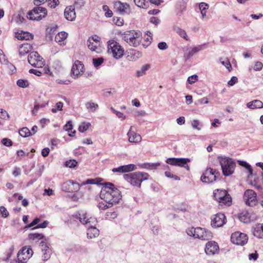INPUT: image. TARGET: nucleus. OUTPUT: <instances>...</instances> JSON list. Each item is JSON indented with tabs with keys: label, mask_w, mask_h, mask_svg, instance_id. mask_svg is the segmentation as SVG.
I'll list each match as a JSON object with an SVG mask.
<instances>
[{
	"label": "nucleus",
	"mask_w": 263,
	"mask_h": 263,
	"mask_svg": "<svg viewBox=\"0 0 263 263\" xmlns=\"http://www.w3.org/2000/svg\"><path fill=\"white\" fill-rule=\"evenodd\" d=\"M100 197L104 200L105 204L99 202L98 206L100 209L105 210L118 203L122 196L121 192L115 187L113 183L106 182L102 187Z\"/></svg>",
	"instance_id": "f257e3e1"
},
{
	"label": "nucleus",
	"mask_w": 263,
	"mask_h": 263,
	"mask_svg": "<svg viewBox=\"0 0 263 263\" xmlns=\"http://www.w3.org/2000/svg\"><path fill=\"white\" fill-rule=\"evenodd\" d=\"M148 174L145 173L136 172L132 173L124 174V179L133 186L140 187L141 182L148 178Z\"/></svg>",
	"instance_id": "f03ea898"
},
{
	"label": "nucleus",
	"mask_w": 263,
	"mask_h": 263,
	"mask_svg": "<svg viewBox=\"0 0 263 263\" xmlns=\"http://www.w3.org/2000/svg\"><path fill=\"white\" fill-rule=\"evenodd\" d=\"M122 38L130 46L136 47L140 44L142 33L134 30H128L122 34Z\"/></svg>",
	"instance_id": "7ed1b4c3"
},
{
	"label": "nucleus",
	"mask_w": 263,
	"mask_h": 263,
	"mask_svg": "<svg viewBox=\"0 0 263 263\" xmlns=\"http://www.w3.org/2000/svg\"><path fill=\"white\" fill-rule=\"evenodd\" d=\"M186 232L190 236L203 240H208L212 238V234L210 231L200 227L188 228Z\"/></svg>",
	"instance_id": "20e7f679"
},
{
	"label": "nucleus",
	"mask_w": 263,
	"mask_h": 263,
	"mask_svg": "<svg viewBox=\"0 0 263 263\" xmlns=\"http://www.w3.org/2000/svg\"><path fill=\"white\" fill-rule=\"evenodd\" d=\"M218 159L224 176H229L233 174L236 163L232 158L227 157H218Z\"/></svg>",
	"instance_id": "39448f33"
},
{
	"label": "nucleus",
	"mask_w": 263,
	"mask_h": 263,
	"mask_svg": "<svg viewBox=\"0 0 263 263\" xmlns=\"http://www.w3.org/2000/svg\"><path fill=\"white\" fill-rule=\"evenodd\" d=\"M220 175V172L218 170L209 167L202 173L200 180L205 183H212L219 178Z\"/></svg>",
	"instance_id": "423d86ee"
},
{
	"label": "nucleus",
	"mask_w": 263,
	"mask_h": 263,
	"mask_svg": "<svg viewBox=\"0 0 263 263\" xmlns=\"http://www.w3.org/2000/svg\"><path fill=\"white\" fill-rule=\"evenodd\" d=\"M108 52L111 54L116 59L121 58L124 53L123 48L117 42L109 41L108 42Z\"/></svg>",
	"instance_id": "0eeeda50"
},
{
	"label": "nucleus",
	"mask_w": 263,
	"mask_h": 263,
	"mask_svg": "<svg viewBox=\"0 0 263 263\" xmlns=\"http://www.w3.org/2000/svg\"><path fill=\"white\" fill-rule=\"evenodd\" d=\"M34 7L28 12V19L32 21H40L47 15V9L42 7Z\"/></svg>",
	"instance_id": "6e6552de"
},
{
	"label": "nucleus",
	"mask_w": 263,
	"mask_h": 263,
	"mask_svg": "<svg viewBox=\"0 0 263 263\" xmlns=\"http://www.w3.org/2000/svg\"><path fill=\"white\" fill-rule=\"evenodd\" d=\"M214 198L219 203L224 204L230 205L232 198L230 195L225 190L217 189L214 193Z\"/></svg>",
	"instance_id": "1a4fd4ad"
},
{
	"label": "nucleus",
	"mask_w": 263,
	"mask_h": 263,
	"mask_svg": "<svg viewBox=\"0 0 263 263\" xmlns=\"http://www.w3.org/2000/svg\"><path fill=\"white\" fill-rule=\"evenodd\" d=\"M72 216L76 219H78L82 224H88V226L96 225L97 222L96 218L91 217L88 218L87 213L82 211L77 212Z\"/></svg>",
	"instance_id": "9d476101"
},
{
	"label": "nucleus",
	"mask_w": 263,
	"mask_h": 263,
	"mask_svg": "<svg viewBox=\"0 0 263 263\" xmlns=\"http://www.w3.org/2000/svg\"><path fill=\"white\" fill-rule=\"evenodd\" d=\"M33 251L29 248H23L17 253V260H13L11 263H26L32 256Z\"/></svg>",
	"instance_id": "9b49d317"
},
{
	"label": "nucleus",
	"mask_w": 263,
	"mask_h": 263,
	"mask_svg": "<svg viewBox=\"0 0 263 263\" xmlns=\"http://www.w3.org/2000/svg\"><path fill=\"white\" fill-rule=\"evenodd\" d=\"M190 161V159L187 158H169L166 160V163L170 165L184 167L187 171L190 170L187 163Z\"/></svg>",
	"instance_id": "f8f14e48"
},
{
	"label": "nucleus",
	"mask_w": 263,
	"mask_h": 263,
	"mask_svg": "<svg viewBox=\"0 0 263 263\" xmlns=\"http://www.w3.org/2000/svg\"><path fill=\"white\" fill-rule=\"evenodd\" d=\"M28 62L32 66L40 68L44 65L43 59L39 55L37 52H31L28 56Z\"/></svg>",
	"instance_id": "ddd939ff"
},
{
	"label": "nucleus",
	"mask_w": 263,
	"mask_h": 263,
	"mask_svg": "<svg viewBox=\"0 0 263 263\" xmlns=\"http://www.w3.org/2000/svg\"><path fill=\"white\" fill-rule=\"evenodd\" d=\"M248 237L246 234L238 231L232 233L231 237L232 243L242 246L248 242Z\"/></svg>",
	"instance_id": "4468645a"
},
{
	"label": "nucleus",
	"mask_w": 263,
	"mask_h": 263,
	"mask_svg": "<svg viewBox=\"0 0 263 263\" xmlns=\"http://www.w3.org/2000/svg\"><path fill=\"white\" fill-rule=\"evenodd\" d=\"M244 200L246 204L250 206H253L257 203L256 194L252 190H247L244 193Z\"/></svg>",
	"instance_id": "2eb2a0df"
},
{
	"label": "nucleus",
	"mask_w": 263,
	"mask_h": 263,
	"mask_svg": "<svg viewBox=\"0 0 263 263\" xmlns=\"http://www.w3.org/2000/svg\"><path fill=\"white\" fill-rule=\"evenodd\" d=\"M80 189V184L72 180H69L62 185V190L66 192H74L78 191Z\"/></svg>",
	"instance_id": "dca6fc26"
},
{
	"label": "nucleus",
	"mask_w": 263,
	"mask_h": 263,
	"mask_svg": "<svg viewBox=\"0 0 263 263\" xmlns=\"http://www.w3.org/2000/svg\"><path fill=\"white\" fill-rule=\"evenodd\" d=\"M226 222V217L223 213H219L211 218V226L212 227L218 228L223 226Z\"/></svg>",
	"instance_id": "f3484780"
},
{
	"label": "nucleus",
	"mask_w": 263,
	"mask_h": 263,
	"mask_svg": "<svg viewBox=\"0 0 263 263\" xmlns=\"http://www.w3.org/2000/svg\"><path fill=\"white\" fill-rule=\"evenodd\" d=\"M207 48V43H204L196 46L191 47L187 49V52L184 53V58L186 60H189L194 54H196L201 50H204Z\"/></svg>",
	"instance_id": "a211bd4d"
},
{
	"label": "nucleus",
	"mask_w": 263,
	"mask_h": 263,
	"mask_svg": "<svg viewBox=\"0 0 263 263\" xmlns=\"http://www.w3.org/2000/svg\"><path fill=\"white\" fill-rule=\"evenodd\" d=\"M84 65L79 60H76L71 68V72L72 78H78L81 72H83Z\"/></svg>",
	"instance_id": "6ab92c4d"
},
{
	"label": "nucleus",
	"mask_w": 263,
	"mask_h": 263,
	"mask_svg": "<svg viewBox=\"0 0 263 263\" xmlns=\"http://www.w3.org/2000/svg\"><path fill=\"white\" fill-rule=\"evenodd\" d=\"M219 251V246L215 241H211L206 243L205 252L208 255H214Z\"/></svg>",
	"instance_id": "aec40b11"
},
{
	"label": "nucleus",
	"mask_w": 263,
	"mask_h": 263,
	"mask_svg": "<svg viewBox=\"0 0 263 263\" xmlns=\"http://www.w3.org/2000/svg\"><path fill=\"white\" fill-rule=\"evenodd\" d=\"M137 168L135 165L133 164H129L125 165H122L118 167L114 168L112 169V172L114 173H124L133 171Z\"/></svg>",
	"instance_id": "412c9836"
},
{
	"label": "nucleus",
	"mask_w": 263,
	"mask_h": 263,
	"mask_svg": "<svg viewBox=\"0 0 263 263\" xmlns=\"http://www.w3.org/2000/svg\"><path fill=\"white\" fill-rule=\"evenodd\" d=\"M65 18L70 21H73L76 18V12L73 6L67 7L64 11Z\"/></svg>",
	"instance_id": "4be33fe9"
},
{
	"label": "nucleus",
	"mask_w": 263,
	"mask_h": 263,
	"mask_svg": "<svg viewBox=\"0 0 263 263\" xmlns=\"http://www.w3.org/2000/svg\"><path fill=\"white\" fill-rule=\"evenodd\" d=\"M134 127L131 126L127 135L128 137V141L131 143H138L141 141L142 138L139 134L135 133L132 130Z\"/></svg>",
	"instance_id": "5701e85b"
},
{
	"label": "nucleus",
	"mask_w": 263,
	"mask_h": 263,
	"mask_svg": "<svg viewBox=\"0 0 263 263\" xmlns=\"http://www.w3.org/2000/svg\"><path fill=\"white\" fill-rule=\"evenodd\" d=\"M129 6L126 3H122L120 1L115 3V8L121 13H127V10L129 9Z\"/></svg>",
	"instance_id": "b1692460"
},
{
	"label": "nucleus",
	"mask_w": 263,
	"mask_h": 263,
	"mask_svg": "<svg viewBox=\"0 0 263 263\" xmlns=\"http://www.w3.org/2000/svg\"><path fill=\"white\" fill-rule=\"evenodd\" d=\"M99 234V231L93 226H88L87 230V236L88 238H92L97 237Z\"/></svg>",
	"instance_id": "393cba45"
},
{
	"label": "nucleus",
	"mask_w": 263,
	"mask_h": 263,
	"mask_svg": "<svg viewBox=\"0 0 263 263\" xmlns=\"http://www.w3.org/2000/svg\"><path fill=\"white\" fill-rule=\"evenodd\" d=\"M247 107L251 109L263 108V103L259 100H254L247 104Z\"/></svg>",
	"instance_id": "a878e982"
},
{
	"label": "nucleus",
	"mask_w": 263,
	"mask_h": 263,
	"mask_svg": "<svg viewBox=\"0 0 263 263\" xmlns=\"http://www.w3.org/2000/svg\"><path fill=\"white\" fill-rule=\"evenodd\" d=\"M32 49V46L28 43L23 44L20 46L19 54L20 55H25Z\"/></svg>",
	"instance_id": "bb28decb"
},
{
	"label": "nucleus",
	"mask_w": 263,
	"mask_h": 263,
	"mask_svg": "<svg viewBox=\"0 0 263 263\" xmlns=\"http://www.w3.org/2000/svg\"><path fill=\"white\" fill-rule=\"evenodd\" d=\"M16 37L19 40H29L33 39V35L28 32L21 31L16 34Z\"/></svg>",
	"instance_id": "cd10ccee"
},
{
	"label": "nucleus",
	"mask_w": 263,
	"mask_h": 263,
	"mask_svg": "<svg viewBox=\"0 0 263 263\" xmlns=\"http://www.w3.org/2000/svg\"><path fill=\"white\" fill-rule=\"evenodd\" d=\"M254 236L258 238H263V224H259L254 228L253 231Z\"/></svg>",
	"instance_id": "c85d7f7f"
},
{
	"label": "nucleus",
	"mask_w": 263,
	"mask_h": 263,
	"mask_svg": "<svg viewBox=\"0 0 263 263\" xmlns=\"http://www.w3.org/2000/svg\"><path fill=\"white\" fill-rule=\"evenodd\" d=\"M150 68V65L148 64L143 65L140 70L136 71V76L140 77L145 74V72Z\"/></svg>",
	"instance_id": "c756f323"
},
{
	"label": "nucleus",
	"mask_w": 263,
	"mask_h": 263,
	"mask_svg": "<svg viewBox=\"0 0 263 263\" xmlns=\"http://www.w3.org/2000/svg\"><path fill=\"white\" fill-rule=\"evenodd\" d=\"M239 164L241 166L245 167L248 170V173H249V175L248 176V177H249L250 176H252L253 175V170H252V168L251 166L249 163H248L246 161H239Z\"/></svg>",
	"instance_id": "7c9ffc66"
},
{
	"label": "nucleus",
	"mask_w": 263,
	"mask_h": 263,
	"mask_svg": "<svg viewBox=\"0 0 263 263\" xmlns=\"http://www.w3.org/2000/svg\"><path fill=\"white\" fill-rule=\"evenodd\" d=\"M19 134L21 136L26 138L32 135V132L27 128L23 127L19 130Z\"/></svg>",
	"instance_id": "2f4dec72"
},
{
	"label": "nucleus",
	"mask_w": 263,
	"mask_h": 263,
	"mask_svg": "<svg viewBox=\"0 0 263 263\" xmlns=\"http://www.w3.org/2000/svg\"><path fill=\"white\" fill-rule=\"evenodd\" d=\"M67 34L65 32H61L59 33L55 36V41L60 43L63 41L67 37Z\"/></svg>",
	"instance_id": "473e14b6"
},
{
	"label": "nucleus",
	"mask_w": 263,
	"mask_h": 263,
	"mask_svg": "<svg viewBox=\"0 0 263 263\" xmlns=\"http://www.w3.org/2000/svg\"><path fill=\"white\" fill-rule=\"evenodd\" d=\"M175 31L182 37L185 40L188 41L189 39L186 34V32L183 29L180 28L176 27L175 28Z\"/></svg>",
	"instance_id": "72a5a7b5"
},
{
	"label": "nucleus",
	"mask_w": 263,
	"mask_h": 263,
	"mask_svg": "<svg viewBox=\"0 0 263 263\" xmlns=\"http://www.w3.org/2000/svg\"><path fill=\"white\" fill-rule=\"evenodd\" d=\"M44 236L41 233H31L28 235L30 239L33 240L35 239L41 240L44 238Z\"/></svg>",
	"instance_id": "f704fd0d"
},
{
	"label": "nucleus",
	"mask_w": 263,
	"mask_h": 263,
	"mask_svg": "<svg viewBox=\"0 0 263 263\" xmlns=\"http://www.w3.org/2000/svg\"><path fill=\"white\" fill-rule=\"evenodd\" d=\"M99 44H97L96 43L90 42V40H87V46L88 48L92 51H97L98 46Z\"/></svg>",
	"instance_id": "c9c22d12"
},
{
	"label": "nucleus",
	"mask_w": 263,
	"mask_h": 263,
	"mask_svg": "<svg viewBox=\"0 0 263 263\" xmlns=\"http://www.w3.org/2000/svg\"><path fill=\"white\" fill-rule=\"evenodd\" d=\"M160 163H146L143 164L144 167L148 170H154L156 169L157 167L160 166Z\"/></svg>",
	"instance_id": "e433bc0d"
},
{
	"label": "nucleus",
	"mask_w": 263,
	"mask_h": 263,
	"mask_svg": "<svg viewBox=\"0 0 263 263\" xmlns=\"http://www.w3.org/2000/svg\"><path fill=\"white\" fill-rule=\"evenodd\" d=\"M78 164V162L75 159H71L66 161L65 163V166L69 168H74Z\"/></svg>",
	"instance_id": "4c0bfd02"
},
{
	"label": "nucleus",
	"mask_w": 263,
	"mask_h": 263,
	"mask_svg": "<svg viewBox=\"0 0 263 263\" xmlns=\"http://www.w3.org/2000/svg\"><path fill=\"white\" fill-rule=\"evenodd\" d=\"M85 106L87 109H90L93 111H95L99 107L97 104L91 102H87Z\"/></svg>",
	"instance_id": "58836bf2"
},
{
	"label": "nucleus",
	"mask_w": 263,
	"mask_h": 263,
	"mask_svg": "<svg viewBox=\"0 0 263 263\" xmlns=\"http://www.w3.org/2000/svg\"><path fill=\"white\" fill-rule=\"evenodd\" d=\"M104 59L102 57L98 58H93L92 63L95 67H98L100 66L103 62Z\"/></svg>",
	"instance_id": "ea45409f"
},
{
	"label": "nucleus",
	"mask_w": 263,
	"mask_h": 263,
	"mask_svg": "<svg viewBox=\"0 0 263 263\" xmlns=\"http://www.w3.org/2000/svg\"><path fill=\"white\" fill-rule=\"evenodd\" d=\"M17 85L22 88H26L28 86L29 82L27 80H23V79H19L16 82Z\"/></svg>",
	"instance_id": "a19ab883"
},
{
	"label": "nucleus",
	"mask_w": 263,
	"mask_h": 263,
	"mask_svg": "<svg viewBox=\"0 0 263 263\" xmlns=\"http://www.w3.org/2000/svg\"><path fill=\"white\" fill-rule=\"evenodd\" d=\"M90 126L89 123H82L79 127V130L81 133H83L87 130Z\"/></svg>",
	"instance_id": "79ce46f5"
},
{
	"label": "nucleus",
	"mask_w": 263,
	"mask_h": 263,
	"mask_svg": "<svg viewBox=\"0 0 263 263\" xmlns=\"http://www.w3.org/2000/svg\"><path fill=\"white\" fill-rule=\"evenodd\" d=\"M42 252H43L42 257V260L44 261H46L48 260L50 258L51 254V250H47V251Z\"/></svg>",
	"instance_id": "37998d69"
},
{
	"label": "nucleus",
	"mask_w": 263,
	"mask_h": 263,
	"mask_svg": "<svg viewBox=\"0 0 263 263\" xmlns=\"http://www.w3.org/2000/svg\"><path fill=\"white\" fill-rule=\"evenodd\" d=\"M239 219L241 222L244 223H247L250 221L248 213L241 214L239 216Z\"/></svg>",
	"instance_id": "c03bdc74"
},
{
	"label": "nucleus",
	"mask_w": 263,
	"mask_h": 263,
	"mask_svg": "<svg viewBox=\"0 0 263 263\" xmlns=\"http://www.w3.org/2000/svg\"><path fill=\"white\" fill-rule=\"evenodd\" d=\"M102 179L101 178H97L96 179H88L86 180L85 182H83V184H99V182L101 181Z\"/></svg>",
	"instance_id": "a18cd8bd"
},
{
	"label": "nucleus",
	"mask_w": 263,
	"mask_h": 263,
	"mask_svg": "<svg viewBox=\"0 0 263 263\" xmlns=\"http://www.w3.org/2000/svg\"><path fill=\"white\" fill-rule=\"evenodd\" d=\"M9 115L7 111L3 109H0V118L4 120H8L9 119Z\"/></svg>",
	"instance_id": "49530a36"
},
{
	"label": "nucleus",
	"mask_w": 263,
	"mask_h": 263,
	"mask_svg": "<svg viewBox=\"0 0 263 263\" xmlns=\"http://www.w3.org/2000/svg\"><path fill=\"white\" fill-rule=\"evenodd\" d=\"M45 106V105L43 104H35L34 105V108L32 110V114L36 115L39 109L41 108L44 107Z\"/></svg>",
	"instance_id": "de8ad7c7"
},
{
	"label": "nucleus",
	"mask_w": 263,
	"mask_h": 263,
	"mask_svg": "<svg viewBox=\"0 0 263 263\" xmlns=\"http://www.w3.org/2000/svg\"><path fill=\"white\" fill-rule=\"evenodd\" d=\"M2 144L6 146H10L12 145V141L8 138H3L1 141Z\"/></svg>",
	"instance_id": "09e8293b"
},
{
	"label": "nucleus",
	"mask_w": 263,
	"mask_h": 263,
	"mask_svg": "<svg viewBox=\"0 0 263 263\" xmlns=\"http://www.w3.org/2000/svg\"><path fill=\"white\" fill-rule=\"evenodd\" d=\"M111 109L114 112V113H115L117 115V116L119 118L121 119V120H124L125 119V116H124L122 112L115 110L112 107L111 108Z\"/></svg>",
	"instance_id": "8fccbe9b"
},
{
	"label": "nucleus",
	"mask_w": 263,
	"mask_h": 263,
	"mask_svg": "<svg viewBox=\"0 0 263 263\" xmlns=\"http://www.w3.org/2000/svg\"><path fill=\"white\" fill-rule=\"evenodd\" d=\"M136 6L140 8H143L145 6V0H134Z\"/></svg>",
	"instance_id": "3c124183"
},
{
	"label": "nucleus",
	"mask_w": 263,
	"mask_h": 263,
	"mask_svg": "<svg viewBox=\"0 0 263 263\" xmlns=\"http://www.w3.org/2000/svg\"><path fill=\"white\" fill-rule=\"evenodd\" d=\"M40 246L42 252L50 250L47 243L44 241H41Z\"/></svg>",
	"instance_id": "603ef678"
},
{
	"label": "nucleus",
	"mask_w": 263,
	"mask_h": 263,
	"mask_svg": "<svg viewBox=\"0 0 263 263\" xmlns=\"http://www.w3.org/2000/svg\"><path fill=\"white\" fill-rule=\"evenodd\" d=\"M0 212L3 217L6 218L9 215V212L3 206H0Z\"/></svg>",
	"instance_id": "864d4df0"
},
{
	"label": "nucleus",
	"mask_w": 263,
	"mask_h": 263,
	"mask_svg": "<svg viewBox=\"0 0 263 263\" xmlns=\"http://www.w3.org/2000/svg\"><path fill=\"white\" fill-rule=\"evenodd\" d=\"M198 76L196 74L192 75L187 79V82L190 84H193L198 80Z\"/></svg>",
	"instance_id": "5fc2aeb1"
},
{
	"label": "nucleus",
	"mask_w": 263,
	"mask_h": 263,
	"mask_svg": "<svg viewBox=\"0 0 263 263\" xmlns=\"http://www.w3.org/2000/svg\"><path fill=\"white\" fill-rule=\"evenodd\" d=\"M199 125H200V123L198 120H194L192 122V126L194 129L200 130L201 127H199Z\"/></svg>",
	"instance_id": "6e6d98bb"
},
{
	"label": "nucleus",
	"mask_w": 263,
	"mask_h": 263,
	"mask_svg": "<svg viewBox=\"0 0 263 263\" xmlns=\"http://www.w3.org/2000/svg\"><path fill=\"white\" fill-rule=\"evenodd\" d=\"M209 7V5L204 2L200 3L199 5V8L200 11H205Z\"/></svg>",
	"instance_id": "4d7b16f0"
},
{
	"label": "nucleus",
	"mask_w": 263,
	"mask_h": 263,
	"mask_svg": "<svg viewBox=\"0 0 263 263\" xmlns=\"http://www.w3.org/2000/svg\"><path fill=\"white\" fill-rule=\"evenodd\" d=\"M238 81V79L236 77L233 76L231 78V80L228 81V84L230 86H232L235 84H236Z\"/></svg>",
	"instance_id": "13d9d810"
},
{
	"label": "nucleus",
	"mask_w": 263,
	"mask_h": 263,
	"mask_svg": "<svg viewBox=\"0 0 263 263\" xmlns=\"http://www.w3.org/2000/svg\"><path fill=\"white\" fill-rule=\"evenodd\" d=\"M158 47L160 50H165L168 48V46L166 43L164 42H161L158 43Z\"/></svg>",
	"instance_id": "bf43d9fd"
},
{
	"label": "nucleus",
	"mask_w": 263,
	"mask_h": 263,
	"mask_svg": "<svg viewBox=\"0 0 263 263\" xmlns=\"http://www.w3.org/2000/svg\"><path fill=\"white\" fill-rule=\"evenodd\" d=\"M263 67V64L260 62H256L255 64L254 69L256 71L260 70Z\"/></svg>",
	"instance_id": "052dcab7"
},
{
	"label": "nucleus",
	"mask_w": 263,
	"mask_h": 263,
	"mask_svg": "<svg viewBox=\"0 0 263 263\" xmlns=\"http://www.w3.org/2000/svg\"><path fill=\"white\" fill-rule=\"evenodd\" d=\"M65 130L70 132L72 129V122L69 121L64 127Z\"/></svg>",
	"instance_id": "680f3d73"
},
{
	"label": "nucleus",
	"mask_w": 263,
	"mask_h": 263,
	"mask_svg": "<svg viewBox=\"0 0 263 263\" xmlns=\"http://www.w3.org/2000/svg\"><path fill=\"white\" fill-rule=\"evenodd\" d=\"M29 73L34 74L37 76H40L42 74L43 72L35 69H31L29 70Z\"/></svg>",
	"instance_id": "e2e57ef3"
},
{
	"label": "nucleus",
	"mask_w": 263,
	"mask_h": 263,
	"mask_svg": "<svg viewBox=\"0 0 263 263\" xmlns=\"http://www.w3.org/2000/svg\"><path fill=\"white\" fill-rule=\"evenodd\" d=\"M88 40H90V42H95L97 44H99V37L97 35L89 37Z\"/></svg>",
	"instance_id": "0e129e2a"
},
{
	"label": "nucleus",
	"mask_w": 263,
	"mask_h": 263,
	"mask_svg": "<svg viewBox=\"0 0 263 263\" xmlns=\"http://www.w3.org/2000/svg\"><path fill=\"white\" fill-rule=\"evenodd\" d=\"M40 221L39 218H35L27 227L31 228L37 224Z\"/></svg>",
	"instance_id": "69168bd1"
},
{
	"label": "nucleus",
	"mask_w": 263,
	"mask_h": 263,
	"mask_svg": "<svg viewBox=\"0 0 263 263\" xmlns=\"http://www.w3.org/2000/svg\"><path fill=\"white\" fill-rule=\"evenodd\" d=\"M49 152H50L49 148L48 147H46V148H43L42 150L41 154L43 157H46L48 156Z\"/></svg>",
	"instance_id": "338daca9"
},
{
	"label": "nucleus",
	"mask_w": 263,
	"mask_h": 263,
	"mask_svg": "<svg viewBox=\"0 0 263 263\" xmlns=\"http://www.w3.org/2000/svg\"><path fill=\"white\" fill-rule=\"evenodd\" d=\"M160 20L156 17L152 16L150 18V22L155 24V25H157L160 23Z\"/></svg>",
	"instance_id": "774afa93"
}]
</instances>
